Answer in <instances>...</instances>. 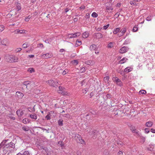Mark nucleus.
Wrapping results in <instances>:
<instances>
[{
    "label": "nucleus",
    "instance_id": "nucleus-40",
    "mask_svg": "<svg viewBox=\"0 0 155 155\" xmlns=\"http://www.w3.org/2000/svg\"><path fill=\"white\" fill-rule=\"evenodd\" d=\"M152 18V16H150L147 17V18L146 20L148 21H150L151 20Z\"/></svg>",
    "mask_w": 155,
    "mask_h": 155
},
{
    "label": "nucleus",
    "instance_id": "nucleus-63",
    "mask_svg": "<svg viewBox=\"0 0 155 155\" xmlns=\"http://www.w3.org/2000/svg\"><path fill=\"white\" fill-rule=\"evenodd\" d=\"M64 51V50L63 49H61L60 50V52H62Z\"/></svg>",
    "mask_w": 155,
    "mask_h": 155
},
{
    "label": "nucleus",
    "instance_id": "nucleus-56",
    "mask_svg": "<svg viewBox=\"0 0 155 155\" xmlns=\"http://www.w3.org/2000/svg\"><path fill=\"white\" fill-rule=\"evenodd\" d=\"M122 154H123V153L121 151H119V152L118 153V155H122Z\"/></svg>",
    "mask_w": 155,
    "mask_h": 155
},
{
    "label": "nucleus",
    "instance_id": "nucleus-51",
    "mask_svg": "<svg viewBox=\"0 0 155 155\" xmlns=\"http://www.w3.org/2000/svg\"><path fill=\"white\" fill-rule=\"evenodd\" d=\"M58 92L60 93L61 94L63 95H64L65 94L64 91L62 90H59Z\"/></svg>",
    "mask_w": 155,
    "mask_h": 155
},
{
    "label": "nucleus",
    "instance_id": "nucleus-15",
    "mask_svg": "<svg viewBox=\"0 0 155 155\" xmlns=\"http://www.w3.org/2000/svg\"><path fill=\"white\" fill-rule=\"evenodd\" d=\"M17 155H31L29 153V152L28 151H25L22 154L19 153Z\"/></svg>",
    "mask_w": 155,
    "mask_h": 155
},
{
    "label": "nucleus",
    "instance_id": "nucleus-37",
    "mask_svg": "<svg viewBox=\"0 0 155 155\" xmlns=\"http://www.w3.org/2000/svg\"><path fill=\"white\" fill-rule=\"evenodd\" d=\"M28 43L25 42L23 44L22 47L23 48H25L28 47Z\"/></svg>",
    "mask_w": 155,
    "mask_h": 155
},
{
    "label": "nucleus",
    "instance_id": "nucleus-27",
    "mask_svg": "<svg viewBox=\"0 0 155 155\" xmlns=\"http://www.w3.org/2000/svg\"><path fill=\"white\" fill-rule=\"evenodd\" d=\"M23 123L25 124H26L28 123H29L30 122L29 120L27 118L24 119L23 120Z\"/></svg>",
    "mask_w": 155,
    "mask_h": 155
},
{
    "label": "nucleus",
    "instance_id": "nucleus-19",
    "mask_svg": "<svg viewBox=\"0 0 155 155\" xmlns=\"http://www.w3.org/2000/svg\"><path fill=\"white\" fill-rule=\"evenodd\" d=\"M132 70V69L130 67H127L124 69V72L128 73L131 71Z\"/></svg>",
    "mask_w": 155,
    "mask_h": 155
},
{
    "label": "nucleus",
    "instance_id": "nucleus-41",
    "mask_svg": "<svg viewBox=\"0 0 155 155\" xmlns=\"http://www.w3.org/2000/svg\"><path fill=\"white\" fill-rule=\"evenodd\" d=\"M62 116L64 117H66L67 118H69L70 117V115L68 114H65L62 115Z\"/></svg>",
    "mask_w": 155,
    "mask_h": 155
},
{
    "label": "nucleus",
    "instance_id": "nucleus-47",
    "mask_svg": "<svg viewBox=\"0 0 155 155\" xmlns=\"http://www.w3.org/2000/svg\"><path fill=\"white\" fill-rule=\"evenodd\" d=\"M22 49L21 48H18L15 50V51L16 52H18L21 51Z\"/></svg>",
    "mask_w": 155,
    "mask_h": 155
},
{
    "label": "nucleus",
    "instance_id": "nucleus-14",
    "mask_svg": "<svg viewBox=\"0 0 155 155\" xmlns=\"http://www.w3.org/2000/svg\"><path fill=\"white\" fill-rule=\"evenodd\" d=\"M14 32H15L16 34H18L19 33L21 34H23L25 33V31H24L23 30H18L17 31L15 30L14 31Z\"/></svg>",
    "mask_w": 155,
    "mask_h": 155
},
{
    "label": "nucleus",
    "instance_id": "nucleus-26",
    "mask_svg": "<svg viewBox=\"0 0 155 155\" xmlns=\"http://www.w3.org/2000/svg\"><path fill=\"white\" fill-rule=\"evenodd\" d=\"M88 34L87 32H85L83 34L82 37L83 38H86L88 36Z\"/></svg>",
    "mask_w": 155,
    "mask_h": 155
},
{
    "label": "nucleus",
    "instance_id": "nucleus-16",
    "mask_svg": "<svg viewBox=\"0 0 155 155\" xmlns=\"http://www.w3.org/2000/svg\"><path fill=\"white\" fill-rule=\"evenodd\" d=\"M153 124V122L151 121L147 122L146 123V125L147 127H151Z\"/></svg>",
    "mask_w": 155,
    "mask_h": 155
},
{
    "label": "nucleus",
    "instance_id": "nucleus-24",
    "mask_svg": "<svg viewBox=\"0 0 155 155\" xmlns=\"http://www.w3.org/2000/svg\"><path fill=\"white\" fill-rule=\"evenodd\" d=\"M21 4L20 3H18L16 8V10L17 11H18L21 9Z\"/></svg>",
    "mask_w": 155,
    "mask_h": 155
},
{
    "label": "nucleus",
    "instance_id": "nucleus-6",
    "mask_svg": "<svg viewBox=\"0 0 155 155\" xmlns=\"http://www.w3.org/2000/svg\"><path fill=\"white\" fill-rule=\"evenodd\" d=\"M52 56V54L51 53L44 54H42L41 56L42 58L44 59L50 58Z\"/></svg>",
    "mask_w": 155,
    "mask_h": 155
},
{
    "label": "nucleus",
    "instance_id": "nucleus-38",
    "mask_svg": "<svg viewBox=\"0 0 155 155\" xmlns=\"http://www.w3.org/2000/svg\"><path fill=\"white\" fill-rule=\"evenodd\" d=\"M92 16L94 18H96L98 16V15L95 12H93L92 15Z\"/></svg>",
    "mask_w": 155,
    "mask_h": 155
},
{
    "label": "nucleus",
    "instance_id": "nucleus-21",
    "mask_svg": "<svg viewBox=\"0 0 155 155\" xmlns=\"http://www.w3.org/2000/svg\"><path fill=\"white\" fill-rule=\"evenodd\" d=\"M96 36L98 39L101 38L103 37L102 35L100 33H97L96 34Z\"/></svg>",
    "mask_w": 155,
    "mask_h": 155
},
{
    "label": "nucleus",
    "instance_id": "nucleus-35",
    "mask_svg": "<svg viewBox=\"0 0 155 155\" xmlns=\"http://www.w3.org/2000/svg\"><path fill=\"white\" fill-rule=\"evenodd\" d=\"M109 77L108 76H107L104 78V81L105 83H108L109 80Z\"/></svg>",
    "mask_w": 155,
    "mask_h": 155
},
{
    "label": "nucleus",
    "instance_id": "nucleus-59",
    "mask_svg": "<svg viewBox=\"0 0 155 155\" xmlns=\"http://www.w3.org/2000/svg\"><path fill=\"white\" fill-rule=\"evenodd\" d=\"M59 90H63V87L61 86H59Z\"/></svg>",
    "mask_w": 155,
    "mask_h": 155
},
{
    "label": "nucleus",
    "instance_id": "nucleus-2",
    "mask_svg": "<svg viewBox=\"0 0 155 155\" xmlns=\"http://www.w3.org/2000/svg\"><path fill=\"white\" fill-rule=\"evenodd\" d=\"M81 33L79 32L75 33L74 34H68L67 35L68 38H74L76 37L79 36Z\"/></svg>",
    "mask_w": 155,
    "mask_h": 155
},
{
    "label": "nucleus",
    "instance_id": "nucleus-1",
    "mask_svg": "<svg viewBox=\"0 0 155 155\" xmlns=\"http://www.w3.org/2000/svg\"><path fill=\"white\" fill-rule=\"evenodd\" d=\"M7 140H3L0 144V150H2L4 153L10 152L15 147V144L10 142L5 144Z\"/></svg>",
    "mask_w": 155,
    "mask_h": 155
},
{
    "label": "nucleus",
    "instance_id": "nucleus-12",
    "mask_svg": "<svg viewBox=\"0 0 155 155\" xmlns=\"http://www.w3.org/2000/svg\"><path fill=\"white\" fill-rule=\"evenodd\" d=\"M16 113L19 117H21L23 114L24 112L23 111L21 110H17Z\"/></svg>",
    "mask_w": 155,
    "mask_h": 155
},
{
    "label": "nucleus",
    "instance_id": "nucleus-17",
    "mask_svg": "<svg viewBox=\"0 0 155 155\" xmlns=\"http://www.w3.org/2000/svg\"><path fill=\"white\" fill-rule=\"evenodd\" d=\"M81 138V136L78 134H76L75 136V138L76 141H78Z\"/></svg>",
    "mask_w": 155,
    "mask_h": 155
},
{
    "label": "nucleus",
    "instance_id": "nucleus-42",
    "mask_svg": "<svg viewBox=\"0 0 155 155\" xmlns=\"http://www.w3.org/2000/svg\"><path fill=\"white\" fill-rule=\"evenodd\" d=\"M4 26L3 25H0V31L2 32L4 30Z\"/></svg>",
    "mask_w": 155,
    "mask_h": 155
},
{
    "label": "nucleus",
    "instance_id": "nucleus-3",
    "mask_svg": "<svg viewBox=\"0 0 155 155\" xmlns=\"http://www.w3.org/2000/svg\"><path fill=\"white\" fill-rule=\"evenodd\" d=\"M47 82L49 84V85L54 87L57 86V84H58V82H54L52 80H50L48 81Z\"/></svg>",
    "mask_w": 155,
    "mask_h": 155
},
{
    "label": "nucleus",
    "instance_id": "nucleus-53",
    "mask_svg": "<svg viewBox=\"0 0 155 155\" xmlns=\"http://www.w3.org/2000/svg\"><path fill=\"white\" fill-rule=\"evenodd\" d=\"M73 64L75 65H77L78 64V61L77 60H74L73 61Z\"/></svg>",
    "mask_w": 155,
    "mask_h": 155
},
{
    "label": "nucleus",
    "instance_id": "nucleus-31",
    "mask_svg": "<svg viewBox=\"0 0 155 155\" xmlns=\"http://www.w3.org/2000/svg\"><path fill=\"white\" fill-rule=\"evenodd\" d=\"M127 60V59L125 58H124L120 61V62L121 64L124 63Z\"/></svg>",
    "mask_w": 155,
    "mask_h": 155
},
{
    "label": "nucleus",
    "instance_id": "nucleus-4",
    "mask_svg": "<svg viewBox=\"0 0 155 155\" xmlns=\"http://www.w3.org/2000/svg\"><path fill=\"white\" fill-rule=\"evenodd\" d=\"M130 129L132 131V132L135 133L136 134L139 136H140V134L139 132L136 130L135 127H130Z\"/></svg>",
    "mask_w": 155,
    "mask_h": 155
},
{
    "label": "nucleus",
    "instance_id": "nucleus-8",
    "mask_svg": "<svg viewBox=\"0 0 155 155\" xmlns=\"http://www.w3.org/2000/svg\"><path fill=\"white\" fill-rule=\"evenodd\" d=\"M114 81L116 82L117 84L120 86L122 85V82L117 77H113Z\"/></svg>",
    "mask_w": 155,
    "mask_h": 155
},
{
    "label": "nucleus",
    "instance_id": "nucleus-10",
    "mask_svg": "<svg viewBox=\"0 0 155 155\" xmlns=\"http://www.w3.org/2000/svg\"><path fill=\"white\" fill-rule=\"evenodd\" d=\"M16 95L19 99L21 98L24 96L23 94L20 92H16Z\"/></svg>",
    "mask_w": 155,
    "mask_h": 155
},
{
    "label": "nucleus",
    "instance_id": "nucleus-57",
    "mask_svg": "<svg viewBox=\"0 0 155 155\" xmlns=\"http://www.w3.org/2000/svg\"><path fill=\"white\" fill-rule=\"evenodd\" d=\"M38 46L40 47H43V45L42 44L40 43L38 45Z\"/></svg>",
    "mask_w": 155,
    "mask_h": 155
},
{
    "label": "nucleus",
    "instance_id": "nucleus-64",
    "mask_svg": "<svg viewBox=\"0 0 155 155\" xmlns=\"http://www.w3.org/2000/svg\"><path fill=\"white\" fill-rule=\"evenodd\" d=\"M29 57L30 58H33L34 57V55H29Z\"/></svg>",
    "mask_w": 155,
    "mask_h": 155
},
{
    "label": "nucleus",
    "instance_id": "nucleus-30",
    "mask_svg": "<svg viewBox=\"0 0 155 155\" xmlns=\"http://www.w3.org/2000/svg\"><path fill=\"white\" fill-rule=\"evenodd\" d=\"M22 129L23 130L26 131H29L30 130L29 127L27 126L23 127Z\"/></svg>",
    "mask_w": 155,
    "mask_h": 155
},
{
    "label": "nucleus",
    "instance_id": "nucleus-18",
    "mask_svg": "<svg viewBox=\"0 0 155 155\" xmlns=\"http://www.w3.org/2000/svg\"><path fill=\"white\" fill-rule=\"evenodd\" d=\"M106 10L107 12H111L112 10L113 9V7H109V6H106Z\"/></svg>",
    "mask_w": 155,
    "mask_h": 155
},
{
    "label": "nucleus",
    "instance_id": "nucleus-28",
    "mask_svg": "<svg viewBox=\"0 0 155 155\" xmlns=\"http://www.w3.org/2000/svg\"><path fill=\"white\" fill-rule=\"evenodd\" d=\"M28 71L30 73H32L33 72H34L35 71L34 68H30L28 69Z\"/></svg>",
    "mask_w": 155,
    "mask_h": 155
},
{
    "label": "nucleus",
    "instance_id": "nucleus-55",
    "mask_svg": "<svg viewBox=\"0 0 155 155\" xmlns=\"http://www.w3.org/2000/svg\"><path fill=\"white\" fill-rule=\"evenodd\" d=\"M145 132L147 133H148L150 131L149 130L148 128H145Z\"/></svg>",
    "mask_w": 155,
    "mask_h": 155
},
{
    "label": "nucleus",
    "instance_id": "nucleus-34",
    "mask_svg": "<svg viewBox=\"0 0 155 155\" xmlns=\"http://www.w3.org/2000/svg\"><path fill=\"white\" fill-rule=\"evenodd\" d=\"M77 142L80 143L82 144H85V141L82 139L81 137L79 140L78 141H77Z\"/></svg>",
    "mask_w": 155,
    "mask_h": 155
},
{
    "label": "nucleus",
    "instance_id": "nucleus-22",
    "mask_svg": "<svg viewBox=\"0 0 155 155\" xmlns=\"http://www.w3.org/2000/svg\"><path fill=\"white\" fill-rule=\"evenodd\" d=\"M1 43L3 45H6L8 43V41L6 39H4L2 41Z\"/></svg>",
    "mask_w": 155,
    "mask_h": 155
},
{
    "label": "nucleus",
    "instance_id": "nucleus-9",
    "mask_svg": "<svg viewBox=\"0 0 155 155\" xmlns=\"http://www.w3.org/2000/svg\"><path fill=\"white\" fill-rule=\"evenodd\" d=\"M10 59L12 61H13L14 62H16L18 61V57L12 55L10 57Z\"/></svg>",
    "mask_w": 155,
    "mask_h": 155
},
{
    "label": "nucleus",
    "instance_id": "nucleus-50",
    "mask_svg": "<svg viewBox=\"0 0 155 155\" xmlns=\"http://www.w3.org/2000/svg\"><path fill=\"white\" fill-rule=\"evenodd\" d=\"M138 30V28L137 27H134L133 29V31L134 32H136Z\"/></svg>",
    "mask_w": 155,
    "mask_h": 155
},
{
    "label": "nucleus",
    "instance_id": "nucleus-54",
    "mask_svg": "<svg viewBox=\"0 0 155 155\" xmlns=\"http://www.w3.org/2000/svg\"><path fill=\"white\" fill-rule=\"evenodd\" d=\"M90 17V15L88 13H87L86 14V15L85 16V18H88Z\"/></svg>",
    "mask_w": 155,
    "mask_h": 155
},
{
    "label": "nucleus",
    "instance_id": "nucleus-61",
    "mask_svg": "<svg viewBox=\"0 0 155 155\" xmlns=\"http://www.w3.org/2000/svg\"><path fill=\"white\" fill-rule=\"evenodd\" d=\"M123 34H122L121 33V32L118 34V35L119 37H121V36H123Z\"/></svg>",
    "mask_w": 155,
    "mask_h": 155
},
{
    "label": "nucleus",
    "instance_id": "nucleus-36",
    "mask_svg": "<svg viewBox=\"0 0 155 155\" xmlns=\"http://www.w3.org/2000/svg\"><path fill=\"white\" fill-rule=\"evenodd\" d=\"M146 93V91L145 90H141L139 92L140 94H145Z\"/></svg>",
    "mask_w": 155,
    "mask_h": 155
},
{
    "label": "nucleus",
    "instance_id": "nucleus-23",
    "mask_svg": "<svg viewBox=\"0 0 155 155\" xmlns=\"http://www.w3.org/2000/svg\"><path fill=\"white\" fill-rule=\"evenodd\" d=\"M120 28H117L114 30L113 33L114 34H117L120 31Z\"/></svg>",
    "mask_w": 155,
    "mask_h": 155
},
{
    "label": "nucleus",
    "instance_id": "nucleus-11",
    "mask_svg": "<svg viewBox=\"0 0 155 155\" xmlns=\"http://www.w3.org/2000/svg\"><path fill=\"white\" fill-rule=\"evenodd\" d=\"M30 81H26L24 82L23 83V85L24 87H25L26 88L28 87V86L30 85Z\"/></svg>",
    "mask_w": 155,
    "mask_h": 155
},
{
    "label": "nucleus",
    "instance_id": "nucleus-45",
    "mask_svg": "<svg viewBox=\"0 0 155 155\" xmlns=\"http://www.w3.org/2000/svg\"><path fill=\"white\" fill-rule=\"evenodd\" d=\"M87 64L88 65H91L92 64H93V63L92 61H87Z\"/></svg>",
    "mask_w": 155,
    "mask_h": 155
},
{
    "label": "nucleus",
    "instance_id": "nucleus-58",
    "mask_svg": "<svg viewBox=\"0 0 155 155\" xmlns=\"http://www.w3.org/2000/svg\"><path fill=\"white\" fill-rule=\"evenodd\" d=\"M151 131L152 133H155V129H154L153 128H152L151 129Z\"/></svg>",
    "mask_w": 155,
    "mask_h": 155
},
{
    "label": "nucleus",
    "instance_id": "nucleus-49",
    "mask_svg": "<svg viewBox=\"0 0 155 155\" xmlns=\"http://www.w3.org/2000/svg\"><path fill=\"white\" fill-rule=\"evenodd\" d=\"M31 17L30 16H28V17H26L25 18V21H29V20L30 18Z\"/></svg>",
    "mask_w": 155,
    "mask_h": 155
},
{
    "label": "nucleus",
    "instance_id": "nucleus-20",
    "mask_svg": "<svg viewBox=\"0 0 155 155\" xmlns=\"http://www.w3.org/2000/svg\"><path fill=\"white\" fill-rule=\"evenodd\" d=\"M114 42H110L108 44L107 47L109 48H111L114 47Z\"/></svg>",
    "mask_w": 155,
    "mask_h": 155
},
{
    "label": "nucleus",
    "instance_id": "nucleus-25",
    "mask_svg": "<svg viewBox=\"0 0 155 155\" xmlns=\"http://www.w3.org/2000/svg\"><path fill=\"white\" fill-rule=\"evenodd\" d=\"M96 48V45H93L90 47V49L91 50H94Z\"/></svg>",
    "mask_w": 155,
    "mask_h": 155
},
{
    "label": "nucleus",
    "instance_id": "nucleus-29",
    "mask_svg": "<svg viewBox=\"0 0 155 155\" xmlns=\"http://www.w3.org/2000/svg\"><path fill=\"white\" fill-rule=\"evenodd\" d=\"M126 28H124L120 31V32L124 35L125 33L126 32Z\"/></svg>",
    "mask_w": 155,
    "mask_h": 155
},
{
    "label": "nucleus",
    "instance_id": "nucleus-13",
    "mask_svg": "<svg viewBox=\"0 0 155 155\" xmlns=\"http://www.w3.org/2000/svg\"><path fill=\"white\" fill-rule=\"evenodd\" d=\"M30 117L32 119L36 120L37 118V115L35 113H32L30 115Z\"/></svg>",
    "mask_w": 155,
    "mask_h": 155
},
{
    "label": "nucleus",
    "instance_id": "nucleus-44",
    "mask_svg": "<svg viewBox=\"0 0 155 155\" xmlns=\"http://www.w3.org/2000/svg\"><path fill=\"white\" fill-rule=\"evenodd\" d=\"M85 68L84 67H83L81 68L80 70V72L81 73H83L85 71Z\"/></svg>",
    "mask_w": 155,
    "mask_h": 155
},
{
    "label": "nucleus",
    "instance_id": "nucleus-52",
    "mask_svg": "<svg viewBox=\"0 0 155 155\" xmlns=\"http://www.w3.org/2000/svg\"><path fill=\"white\" fill-rule=\"evenodd\" d=\"M109 26V24H108L106 25H104L103 27L104 29V30L106 29Z\"/></svg>",
    "mask_w": 155,
    "mask_h": 155
},
{
    "label": "nucleus",
    "instance_id": "nucleus-5",
    "mask_svg": "<svg viewBox=\"0 0 155 155\" xmlns=\"http://www.w3.org/2000/svg\"><path fill=\"white\" fill-rule=\"evenodd\" d=\"M54 115H53V116L54 117L55 116H56V112H55L54 111H51L49 112V113L46 116V117H45L47 119V120H50L51 119L50 117L51 116H52V114H54Z\"/></svg>",
    "mask_w": 155,
    "mask_h": 155
},
{
    "label": "nucleus",
    "instance_id": "nucleus-48",
    "mask_svg": "<svg viewBox=\"0 0 155 155\" xmlns=\"http://www.w3.org/2000/svg\"><path fill=\"white\" fill-rule=\"evenodd\" d=\"M68 72V70H65L63 71L62 74L63 75H65Z\"/></svg>",
    "mask_w": 155,
    "mask_h": 155
},
{
    "label": "nucleus",
    "instance_id": "nucleus-43",
    "mask_svg": "<svg viewBox=\"0 0 155 155\" xmlns=\"http://www.w3.org/2000/svg\"><path fill=\"white\" fill-rule=\"evenodd\" d=\"M112 4L110 2L109 3H106V6H109V7H112Z\"/></svg>",
    "mask_w": 155,
    "mask_h": 155
},
{
    "label": "nucleus",
    "instance_id": "nucleus-62",
    "mask_svg": "<svg viewBox=\"0 0 155 155\" xmlns=\"http://www.w3.org/2000/svg\"><path fill=\"white\" fill-rule=\"evenodd\" d=\"M81 9H84L85 8V6H82L80 7Z\"/></svg>",
    "mask_w": 155,
    "mask_h": 155
},
{
    "label": "nucleus",
    "instance_id": "nucleus-32",
    "mask_svg": "<svg viewBox=\"0 0 155 155\" xmlns=\"http://www.w3.org/2000/svg\"><path fill=\"white\" fill-rule=\"evenodd\" d=\"M63 120H59L58 121V125L60 126H62L63 125Z\"/></svg>",
    "mask_w": 155,
    "mask_h": 155
},
{
    "label": "nucleus",
    "instance_id": "nucleus-39",
    "mask_svg": "<svg viewBox=\"0 0 155 155\" xmlns=\"http://www.w3.org/2000/svg\"><path fill=\"white\" fill-rule=\"evenodd\" d=\"M96 131L95 130H93L92 131H90V132H89V134L91 135L92 134H95L96 133Z\"/></svg>",
    "mask_w": 155,
    "mask_h": 155
},
{
    "label": "nucleus",
    "instance_id": "nucleus-60",
    "mask_svg": "<svg viewBox=\"0 0 155 155\" xmlns=\"http://www.w3.org/2000/svg\"><path fill=\"white\" fill-rule=\"evenodd\" d=\"M130 3L131 5H135L136 4L135 2H134L133 1L130 2Z\"/></svg>",
    "mask_w": 155,
    "mask_h": 155
},
{
    "label": "nucleus",
    "instance_id": "nucleus-46",
    "mask_svg": "<svg viewBox=\"0 0 155 155\" xmlns=\"http://www.w3.org/2000/svg\"><path fill=\"white\" fill-rule=\"evenodd\" d=\"M129 42H130V41H129V39H127L126 40H125V41L124 42V44H125V45H127V44H128V43H129Z\"/></svg>",
    "mask_w": 155,
    "mask_h": 155
},
{
    "label": "nucleus",
    "instance_id": "nucleus-33",
    "mask_svg": "<svg viewBox=\"0 0 155 155\" xmlns=\"http://www.w3.org/2000/svg\"><path fill=\"white\" fill-rule=\"evenodd\" d=\"M81 44V41H79L78 40H77L76 41V44L75 45L76 47H78Z\"/></svg>",
    "mask_w": 155,
    "mask_h": 155
},
{
    "label": "nucleus",
    "instance_id": "nucleus-7",
    "mask_svg": "<svg viewBox=\"0 0 155 155\" xmlns=\"http://www.w3.org/2000/svg\"><path fill=\"white\" fill-rule=\"evenodd\" d=\"M128 49V48L124 46L120 48V50L119 52L120 53L123 54L127 52Z\"/></svg>",
    "mask_w": 155,
    "mask_h": 155
}]
</instances>
